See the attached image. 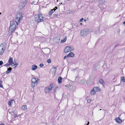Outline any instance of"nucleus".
Here are the masks:
<instances>
[{
    "label": "nucleus",
    "instance_id": "20e7f679",
    "mask_svg": "<svg viewBox=\"0 0 125 125\" xmlns=\"http://www.w3.org/2000/svg\"><path fill=\"white\" fill-rule=\"evenodd\" d=\"M39 80L38 78L32 77L31 79L32 87L34 88L38 83Z\"/></svg>",
    "mask_w": 125,
    "mask_h": 125
},
{
    "label": "nucleus",
    "instance_id": "ea45409f",
    "mask_svg": "<svg viewBox=\"0 0 125 125\" xmlns=\"http://www.w3.org/2000/svg\"><path fill=\"white\" fill-rule=\"evenodd\" d=\"M57 9V7H55L54 9H55V10Z\"/></svg>",
    "mask_w": 125,
    "mask_h": 125
},
{
    "label": "nucleus",
    "instance_id": "aec40b11",
    "mask_svg": "<svg viewBox=\"0 0 125 125\" xmlns=\"http://www.w3.org/2000/svg\"><path fill=\"white\" fill-rule=\"evenodd\" d=\"M67 39V37L66 36H65V37L64 38V39H63L61 41V42L63 43L65 42Z\"/></svg>",
    "mask_w": 125,
    "mask_h": 125
},
{
    "label": "nucleus",
    "instance_id": "e433bc0d",
    "mask_svg": "<svg viewBox=\"0 0 125 125\" xmlns=\"http://www.w3.org/2000/svg\"><path fill=\"white\" fill-rule=\"evenodd\" d=\"M67 57V56H64V58H63L64 60Z\"/></svg>",
    "mask_w": 125,
    "mask_h": 125
},
{
    "label": "nucleus",
    "instance_id": "c03bdc74",
    "mask_svg": "<svg viewBox=\"0 0 125 125\" xmlns=\"http://www.w3.org/2000/svg\"><path fill=\"white\" fill-rule=\"evenodd\" d=\"M1 14V13H0V14Z\"/></svg>",
    "mask_w": 125,
    "mask_h": 125
},
{
    "label": "nucleus",
    "instance_id": "f03ea898",
    "mask_svg": "<svg viewBox=\"0 0 125 125\" xmlns=\"http://www.w3.org/2000/svg\"><path fill=\"white\" fill-rule=\"evenodd\" d=\"M89 32L88 29H83L81 30L80 32V34L82 36L85 37Z\"/></svg>",
    "mask_w": 125,
    "mask_h": 125
},
{
    "label": "nucleus",
    "instance_id": "b1692460",
    "mask_svg": "<svg viewBox=\"0 0 125 125\" xmlns=\"http://www.w3.org/2000/svg\"><path fill=\"white\" fill-rule=\"evenodd\" d=\"M99 83L101 84H102L103 83V81L102 79H101L99 80Z\"/></svg>",
    "mask_w": 125,
    "mask_h": 125
},
{
    "label": "nucleus",
    "instance_id": "412c9836",
    "mask_svg": "<svg viewBox=\"0 0 125 125\" xmlns=\"http://www.w3.org/2000/svg\"><path fill=\"white\" fill-rule=\"evenodd\" d=\"M62 78L61 77H59L58 79V83H60L62 82Z\"/></svg>",
    "mask_w": 125,
    "mask_h": 125
},
{
    "label": "nucleus",
    "instance_id": "7ed1b4c3",
    "mask_svg": "<svg viewBox=\"0 0 125 125\" xmlns=\"http://www.w3.org/2000/svg\"><path fill=\"white\" fill-rule=\"evenodd\" d=\"M44 19L43 16L41 14H39L36 16L35 20L38 23L42 21Z\"/></svg>",
    "mask_w": 125,
    "mask_h": 125
},
{
    "label": "nucleus",
    "instance_id": "dca6fc26",
    "mask_svg": "<svg viewBox=\"0 0 125 125\" xmlns=\"http://www.w3.org/2000/svg\"><path fill=\"white\" fill-rule=\"evenodd\" d=\"M115 120L116 122L119 123H120L122 122L121 120L119 117L116 118L115 119Z\"/></svg>",
    "mask_w": 125,
    "mask_h": 125
},
{
    "label": "nucleus",
    "instance_id": "a19ab883",
    "mask_svg": "<svg viewBox=\"0 0 125 125\" xmlns=\"http://www.w3.org/2000/svg\"><path fill=\"white\" fill-rule=\"evenodd\" d=\"M0 125H5L4 124H3L2 123V124H0Z\"/></svg>",
    "mask_w": 125,
    "mask_h": 125
},
{
    "label": "nucleus",
    "instance_id": "49530a36",
    "mask_svg": "<svg viewBox=\"0 0 125 125\" xmlns=\"http://www.w3.org/2000/svg\"><path fill=\"white\" fill-rule=\"evenodd\" d=\"M125 82V81H124Z\"/></svg>",
    "mask_w": 125,
    "mask_h": 125
},
{
    "label": "nucleus",
    "instance_id": "473e14b6",
    "mask_svg": "<svg viewBox=\"0 0 125 125\" xmlns=\"http://www.w3.org/2000/svg\"><path fill=\"white\" fill-rule=\"evenodd\" d=\"M44 65L42 63H41L39 65V66L40 67H42Z\"/></svg>",
    "mask_w": 125,
    "mask_h": 125
},
{
    "label": "nucleus",
    "instance_id": "2eb2a0df",
    "mask_svg": "<svg viewBox=\"0 0 125 125\" xmlns=\"http://www.w3.org/2000/svg\"><path fill=\"white\" fill-rule=\"evenodd\" d=\"M37 68V66L35 65H33L31 67V69L32 70H35Z\"/></svg>",
    "mask_w": 125,
    "mask_h": 125
},
{
    "label": "nucleus",
    "instance_id": "58836bf2",
    "mask_svg": "<svg viewBox=\"0 0 125 125\" xmlns=\"http://www.w3.org/2000/svg\"><path fill=\"white\" fill-rule=\"evenodd\" d=\"M89 122H88V123L87 124H86V125H89Z\"/></svg>",
    "mask_w": 125,
    "mask_h": 125
},
{
    "label": "nucleus",
    "instance_id": "f704fd0d",
    "mask_svg": "<svg viewBox=\"0 0 125 125\" xmlns=\"http://www.w3.org/2000/svg\"><path fill=\"white\" fill-rule=\"evenodd\" d=\"M83 18H82L80 20V22H81L83 20Z\"/></svg>",
    "mask_w": 125,
    "mask_h": 125
},
{
    "label": "nucleus",
    "instance_id": "f3484780",
    "mask_svg": "<svg viewBox=\"0 0 125 125\" xmlns=\"http://www.w3.org/2000/svg\"><path fill=\"white\" fill-rule=\"evenodd\" d=\"M55 9H53L52 10L49 12V14L50 16H51L52 14V13L55 11Z\"/></svg>",
    "mask_w": 125,
    "mask_h": 125
},
{
    "label": "nucleus",
    "instance_id": "393cba45",
    "mask_svg": "<svg viewBox=\"0 0 125 125\" xmlns=\"http://www.w3.org/2000/svg\"><path fill=\"white\" fill-rule=\"evenodd\" d=\"M39 1L38 0L37 2H35L34 1H33L32 2V4H34L35 5L37 4L38 2Z\"/></svg>",
    "mask_w": 125,
    "mask_h": 125
},
{
    "label": "nucleus",
    "instance_id": "4be33fe9",
    "mask_svg": "<svg viewBox=\"0 0 125 125\" xmlns=\"http://www.w3.org/2000/svg\"><path fill=\"white\" fill-rule=\"evenodd\" d=\"M13 100H11L9 101L8 103V104L9 106H10L12 104V101H13Z\"/></svg>",
    "mask_w": 125,
    "mask_h": 125
},
{
    "label": "nucleus",
    "instance_id": "cd10ccee",
    "mask_svg": "<svg viewBox=\"0 0 125 125\" xmlns=\"http://www.w3.org/2000/svg\"><path fill=\"white\" fill-rule=\"evenodd\" d=\"M19 65L18 63H16L15 62V63H14V64H13V66H15L16 65V66H15V68L16 67L17 65Z\"/></svg>",
    "mask_w": 125,
    "mask_h": 125
},
{
    "label": "nucleus",
    "instance_id": "ddd939ff",
    "mask_svg": "<svg viewBox=\"0 0 125 125\" xmlns=\"http://www.w3.org/2000/svg\"><path fill=\"white\" fill-rule=\"evenodd\" d=\"M74 56V54L73 52H71L69 53L67 55V57H73Z\"/></svg>",
    "mask_w": 125,
    "mask_h": 125
},
{
    "label": "nucleus",
    "instance_id": "423d86ee",
    "mask_svg": "<svg viewBox=\"0 0 125 125\" xmlns=\"http://www.w3.org/2000/svg\"><path fill=\"white\" fill-rule=\"evenodd\" d=\"M100 90L99 87H94L93 89L91 91L90 94L91 95H94L96 92L100 91Z\"/></svg>",
    "mask_w": 125,
    "mask_h": 125
},
{
    "label": "nucleus",
    "instance_id": "c756f323",
    "mask_svg": "<svg viewBox=\"0 0 125 125\" xmlns=\"http://www.w3.org/2000/svg\"><path fill=\"white\" fill-rule=\"evenodd\" d=\"M121 80H122L123 82H125L124 81H125V79H124V77H121Z\"/></svg>",
    "mask_w": 125,
    "mask_h": 125
},
{
    "label": "nucleus",
    "instance_id": "4c0bfd02",
    "mask_svg": "<svg viewBox=\"0 0 125 125\" xmlns=\"http://www.w3.org/2000/svg\"><path fill=\"white\" fill-rule=\"evenodd\" d=\"M68 85H65V86L66 87H68Z\"/></svg>",
    "mask_w": 125,
    "mask_h": 125
},
{
    "label": "nucleus",
    "instance_id": "39448f33",
    "mask_svg": "<svg viewBox=\"0 0 125 125\" xmlns=\"http://www.w3.org/2000/svg\"><path fill=\"white\" fill-rule=\"evenodd\" d=\"M6 47V44L3 43L0 45V55H2L5 50Z\"/></svg>",
    "mask_w": 125,
    "mask_h": 125
},
{
    "label": "nucleus",
    "instance_id": "5701e85b",
    "mask_svg": "<svg viewBox=\"0 0 125 125\" xmlns=\"http://www.w3.org/2000/svg\"><path fill=\"white\" fill-rule=\"evenodd\" d=\"M85 80L82 79L80 81V83L82 84H83L85 83Z\"/></svg>",
    "mask_w": 125,
    "mask_h": 125
},
{
    "label": "nucleus",
    "instance_id": "c9c22d12",
    "mask_svg": "<svg viewBox=\"0 0 125 125\" xmlns=\"http://www.w3.org/2000/svg\"><path fill=\"white\" fill-rule=\"evenodd\" d=\"M14 116H15V117H17L18 116V115L17 114H14Z\"/></svg>",
    "mask_w": 125,
    "mask_h": 125
},
{
    "label": "nucleus",
    "instance_id": "6ab92c4d",
    "mask_svg": "<svg viewBox=\"0 0 125 125\" xmlns=\"http://www.w3.org/2000/svg\"><path fill=\"white\" fill-rule=\"evenodd\" d=\"M12 68H11L10 67L7 69V70L6 72L7 73H8L11 72V71Z\"/></svg>",
    "mask_w": 125,
    "mask_h": 125
},
{
    "label": "nucleus",
    "instance_id": "a18cd8bd",
    "mask_svg": "<svg viewBox=\"0 0 125 125\" xmlns=\"http://www.w3.org/2000/svg\"><path fill=\"white\" fill-rule=\"evenodd\" d=\"M100 110H101V109H100Z\"/></svg>",
    "mask_w": 125,
    "mask_h": 125
},
{
    "label": "nucleus",
    "instance_id": "2f4dec72",
    "mask_svg": "<svg viewBox=\"0 0 125 125\" xmlns=\"http://www.w3.org/2000/svg\"><path fill=\"white\" fill-rule=\"evenodd\" d=\"M52 69H54V71L56 72V69L55 67H52Z\"/></svg>",
    "mask_w": 125,
    "mask_h": 125
},
{
    "label": "nucleus",
    "instance_id": "bb28decb",
    "mask_svg": "<svg viewBox=\"0 0 125 125\" xmlns=\"http://www.w3.org/2000/svg\"><path fill=\"white\" fill-rule=\"evenodd\" d=\"M51 59H50L47 60V62L48 63H50L51 62Z\"/></svg>",
    "mask_w": 125,
    "mask_h": 125
},
{
    "label": "nucleus",
    "instance_id": "f8f14e48",
    "mask_svg": "<svg viewBox=\"0 0 125 125\" xmlns=\"http://www.w3.org/2000/svg\"><path fill=\"white\" fill-rule=\"evenodd\" d=\"M9 63L10 64L12 67L13 66V64H14V63L13 62V59L12 58H10L8 61Z\"/></svg>",
    "mask_w": 125,
    "mask_h": 125
},
{
    "label": "nucleus",
    "instance_id": "f257e3e1",
    "mask_svg": "<svg viewBox=\"0 0 125 125\" xmlns=\"http://www.w3.org/2000/svg\"><path fill=\"white\" fill-rule=\"evenodd\" d=\"M17 22L14 21V20H12L10 21V26L9 28L10 33L14 31L16 27Z\"/></svg>",
    "mask_w": 125,
    "mask_h": 125
},
{
    "label": "nucleus",
    "instance_id": "c85d7f7f",
    "mask_svg": "<svg viewBox=\"0 0 125 125\" xmlns=\"http://www.w3.org/2000/svg\"><path fill=\"white\" fill-rule=\"evenodd\" d=\"M10 65V64L9 63H7L6 64H5V65L4 66L7 67V66H9Z\"/></svg>",
    "mask_w": 125,
    "mask_h": 125
},
{
    "label": "nucleus",
    "instance_id": "0eeeda50",
    "mask_svg": "<svg viewBox=\"0 0 125 125\" xmlns=\"http://www.w3.org/2000/svg\"><path fill=\"white\" fill-rule=\"evenodd\" d=\"M27 2V0H22L19 5V7L20 9L24 8L26 5Z\"/></svg>",
    "mask_w": 125,
    "mask_h": 125
},
{
    "label": "nucleus",
    "instance_id": "1a4fd4ad",
    "mask_svg": "<svg viewBox=\"0 0 125 125\" xmlns=\"http://www.w3.org/2000/svg\"><path fill=\"white\" fill-rule=\"evenodd\" d=\"M53 85L51 84L49 86L46 87L45 89V92L48 93L53 88Z\"/></svg>",
    "mask_w": 125,
    "mask_h": 125
},
{
    "label": "nucleus",
    "instance_id": "9b49d317",
    "mask_svg": "<svg viewBox=\"0 0 125 125\" xmlns=\"http://www.w3.org/2000/svg\"><path fill=\"white\" fill-rule=\"evenodd\" d=\"M44 52L45 54H47L50 53V50L49 48H46L44 49Z\"/></svg>",
    "mask_w": 125,
    "mask_h": 125
},
{
    "label": "nucleus",
    "instance_id": "a878e982",
    "mask_svg": "<svg viewBox=\"0 0 125 125\" xmlns=\"http://www.w3.org/2000/svg\"><path fill=\"white\" fill-rule=\"evenodd\" d=\"M2 82L1 80H0V87L3 88V86L2 84Z\"/></svg>",
    "mask_w": 125,
    "mask_h": 125
},
{
    "label": "nucleus",
    "instance_id": "72a5a7b5",
    "mask_svg": "<svg viewBox=\"0 0 125 125\" xmlns=\"http://www.w3.org/2000/svg\"><path fill=\"white\" fill-rule=\"evenodd\" d=\"M3 62L1 61H0V65H1L3 64Z\"/></svg>",
    "mask_w": 125,
    "mask_h": 125
},
{
    "label": "nucleus",
    "instance_id": "a211bd4d",
    "mask_svg": "<svg viewBox=\"0 0 125 125\" xmlns=\"http://www.w3.org/2000/svg\"><path fill=\"white\" fill-rule=\"evenodd\" d=\"M27 107L26 105H23L22 107V110H25L27 109Z\"/></svg>",
    "mask_w": 125,
    "mask_h": 125
},
{
    "label": "nucleus",
    "instance_id": "4468645a",
    "mask_svg": "<svg viewBox=\"0 0 125 125\" xmlns=\"http://www.w3.org/2000/svg\"><path fill=\"white\" fill-rule=\"evenodd\" d=\"M20 20H21V19H20L17 18L16 17L15 20H14V21H16V22H17V25H18V24L20 22Z\"/></svg>",
    "mask_w": 125,
    "mask_h": 125
},
{
    "label": "nucleus",
    "instance_id": "9d476101",
    "mask_svg": "<svg viewBox=\"0 0 125 125\" xmlns=\"http://www.w3.org/2000/svg\"><path fill=\"white\" fill-rule=\"evenodd\" d=\"M16 17L21 20L23 17L22 13H18L17 14Z\"/></svg>",
    "mask_w": 125,
    "mask_h": 125
},
{
    "label": "nucleus",
    "instance_id": "37998d69",
    "mask_svg": "<svg viewBox=\"0 0 125 125\" xmlns=\"http://www.w3.org/2000/svg\"><path fill=\"white\" fill-rule=\"evenodd\" d=\"M101 1H102V0H100V2Z\"/></svg>",
    "mask_w": 125,
    "mask_h": 125
},
{
    "label": "nucleus",
    "instance_id": "7c9ffc66",
    "mask_svg": "<svg viewBox=\"0 0 125 125\" xmlns=\"http://www.w3.org/2000/svg\"><path fill=\"white\" fill-rule=\"evenodd\" d=\"M92 100L91 99H88L87 100V102L88 103H89Z\"/></svg>",
    "mask_w": 125,
    "mask_h": 125
},
{
    "label": "nucleus",
    "instance_id": "6e6552de",
    "mask_svg": "<svg viewBox=\"0 0 125 125\" xmlns=\"http://www.w3.org/2000/svg\"><path fill=\"white\" fill-rule=\"evenodd\" d=\"M73 47L70 46H68L65 47L64 52L65 53H67L73 51Z\"/></svg>",
    "mask_w": 125,
    "mask_h": 125
},
{
    "label": "nucleus",
    "instance_id": "79ce46f5",
    "mask_svg": "<svg viewBox=\"0 0 125 125\" xmlns=\"http://www.w3.org/2000/svg\"><path fill=\"white\" fill-rule=\"evenodd\" d=\"M123 24H125V21L123 22Z\"/></svg>",
    "mask_w": 125,
    "mask_h": 125
}]
</instances>
